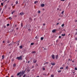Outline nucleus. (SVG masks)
Returning <instances> with one entry per match:
<instances>
[{
  "mask_svg": "<svg viewBox=\"0 0 77 77\" xmlns=\"http://www.w3.org/2000/svg\"><path fill=\"white\" fill-rule=\"evenodd\" d=\"M70 60V59H69V60Z\"/></svg>",
  "mask_w": 77,
  "mask_h": 77,
  "instance_id": "58",
  "label": "nucleus"
},
{
  "mask_svg": "<svg viewBox=\"0 0 77 77\" xmlns=\"http://www.w3.org/2000/svg\"><path fill=\"white\" fill-rule=\"evenodd\" d=\"M72 62L74 63V61H72Z\"/></svg>",
  "mask_w": 77,
  "mask_h": 77,
  "instance_id": "51",
  "label": "nucleus"
},
{
  "mask_svg": "<svg viewBox=\"0 0 77 77\" xmlns=\"http://www.w3.org/2000/svg\"><path fill=\"white\" fill-rule=\"evenodd\" d=\"M60 69H63V67H61L60 68Z\"/></svg>",
  "mask_w": 77,
  "mask_h": 77,
  "instance_id": "22",
  "label": "nucleus"
},
{
  "mask_svg": "<svg viewBox=\"0 0 77 77\" xmlns=\"http://www.w3.org/2000/svg\"><path fill=\"white\" fill-rule=\"evenodd\" d=\"M33 62L34 63H36V60H34L33 61Z\"/></svg>",
  "mask_w": 77,
  "mask_h": 77,
  "instance_id": "18",
  "label": "nucleus"
},
{
  "mask_svg": "<svg viewBox=\"0 0 77 77\" xmlns=\"http://www.w3.org/2000/svg\"><path fill=\"white\" fill-rule=\"evenodd\" d=\"M24 73H25V72H24V71H22L21 72V74L22 75H23V74H24Z\"/></svg>",
  "mask_w": 77,
  "mask_h": 77,
  "instance_id": "6",
  "label": "nucleus"
},
{
  "mask_svg": "<svg viewBox=\"0 0 77 77\" xmlns=\"http://www.w3.org/2000/svg\"><path fill=\"white\" fill-rule=\"evenodd\" d=\"M46 63H47L46 62L45 63H44V65H45Z\"/></svg>",
  "mask_w": 77,
  "mask_h": 77,
  "instance_id": "43",
  "label": "nucleus"
},
{
  "mask_svg": "<svg viewBox=\"0 0 77 77\" xmlns=\"http://www.w3.org/2000/svg\"><path fill=\"white\" fill-rule=\"evenodd\" d=\"M41 39L42 41H43V40L44 39V38L43 37H41Z\"/></svg>",
  "mask_w": 77,
  "mask_h": 77,
  "instance_id": "12",
  "label": "nucleus"
},
{
  "mask_svg": "<svg viewBox=\"0 0 77 77\" xmlns=\"http://www.w3.org/2000/svg\"><path fill=\"white\" fill-rule=\"evenodd\" d=\"M4 28H6V26H4Z\"/></svg>",
  "mask_w": 77,
  "mask_h": 77,
  "instance_id": "39",
  "label": "nucleus"
},
{
  "mask_svg": "<svg viewBox=\"0 0 77 77\" xmlns=\"http://www.w3.org/2000/svg\"><path fill=\"white\" fill-rule=\"evenodd\" d=\"M31 45H34V43H31Z\"/></svg>",
  "mask_w": 77,
  "mask_h": 77,
  "instance_id": "21",
  "label": "nucleus"
},
{
  "mask_svg": "<svg viewBox=\"0 0 77 77\" xmlns=\"http://www.w3.org/2000/svg\"><path fill=\"white\" fill-rule=\"evenodd\" d=\"M5 7H6V5L5 6Z\"/></svg>",
  "mask_w": 77,
  "mask_h": 77,
  "instance_id": "60",
  "label": "nucleus"
},
{
  "mask_svg": "<svg viewBox=\"0 0 77 77\" xmlns=\"http://www.w3.org/2000/svg\"><path fill=\"white\" fill-rule=\"evenodd\" d=\"M55 58L56 59H57L58 58V55H57L56 56Z\"/></svg>",
  "mask_w": 77,
  "mask_h": 77,
  "instance_id": "8",
  "label": "nucleus"
},
{
  "mask_svg": "<svg viewBox=\"0 0 77 77\" xmlns=\"http://www.w3.org/2000/svg\"><path fill=\"white\" fill-rule=\"evenodd\" d=\"M27 71H28V72H29L30 71V70H27Z\"/></svg>",
  "mask_w": 77,
  "mask_h": 77,
  "instance_id": "42",
  "label": "nucleus"
},
{
  "mask_svg": "<svg viewBox=\"0 0 77 77\" xmlns=\"http://www.w3.org/2000/svg\"><path fill=\"white\" fill-rule=\"evenodd\" d=\"M75 39H76V40H77V38H75Z\"/></svg>",
  "mask_w": 77,
  "mask_h": 77,
  "instance_id": "46",
  "label": "nucleus"
},
{
  "mask_svg": "<svg viewBox=\"0 0 77 77\" xmlns=\"http://www.w3.org/2000/svg\"><path fill=\"white\" fill-rule=\"evenodd\" d=\"M59 16H60V17H62V16H60V15Z\"/></svg>",
  "mask_w": 77,
  "mask_h": 77,
  "instance_id": "50",
  "label": "nucleus"
},
{
  "mask_svg": "<svg viewBox=\"0 0 77 77\" xmlns=\"http://www.w3.org/2000/svg\"><path fill=\"white\" fill-rule=\"evenodd\" d=\"M2 1H3V0H2Z\"/></svg>",
  "mask_w": 77,
  "mask_h": 77,
  "instance_id": "64",
  "label": "nucleus"
},
{
  "mask_svg": "<svg viewBox=\"0 0 77 77\" xmlns=\"http://www.w3.org/2000/svg\"><path fill=\"white\" fill-rule=\"evenodd\" d=\"M57 10H59V8H57Z\"/></svg>",
  "mask_w": 77,
  "mask_h": 77,
  "instance_id": "55",
  "label": "nucleus"
},
{
  "mask_svg": "<svg viewBox=\"0 0 77 77\" xmlns=\"http://www.w3.org/2000/svg\"><path fill=\"white\" fill-rule=\"evenodd\" d=\"M8 77V76H6V77Z\"/></svg>",
  "mask_w": 77,
  "mask_h": 77,
  "instance_id": "61",
  "label": "nucleus"
},
{
  "mask_svg": "<svg viewBox=\"0 0 77 77\" xmlns=\"http://www.w3.org/2000/svg\"><path fill=\"white\" fill-rule=\"evenodd\" d=\"M20 15L21 16L23 15H24V13L21 12L20 13Z\"/></svg>",
  "mask_w": 77,
  "mask_h": 77,
  "instance_id": "2",
  "label": "nucleus"
},
{
  "mask_svg": "<svg viewBox=\"0 0 77 77\" xmlns=\"http://www.w3.org/2000/svg\"><path fill=\"white\" fill-rule=\"evenodd\" d=\"M1 5L2 6H3V3H1Z\"/></svg>",
  "mask_w": 77,
  "mask_h": 77,
  "instance_id": "29",
  "label": "nucleus"
},
{
  "mask_svg": "<svg viewBox=\"0 0 77 77\" xmlns=\"http://www.w3.org/2000/svg\"><path fill=\"white\" fill-rule=\"evenodd\" d=\"M60 11H61V9H60Z\"/></svg>",
  "mask_w": 77,
  "mask_h": 77,
  "instance_id": "56",
  "label": "nucleus"
},
{
  "mask_svg": "<svg viewBox=\"0 0 77 77\" xmlns=\"http://www.w3.org/2000/svg\"><path fill=\"white\" fill-rule=\"evenodd\" d=\"M68 68V66H66V69H67Z\"/></svg>",
  "mask_w": 77,
  "mask_h": 77,
  "instance_id": "33",
  "label": "nucleus"
},
{
  "mask_svg": "<svg viewBox=\"0 0 77 77\" xmlns=\"http://www.w3.org/2000/svg\"><path fill=\"white\" fill-rule=\"evenodd\" d=\"M75 72H73V73H75Z\"/></svg>",
  "mask_w": 77,
  "mask_h": 77,
  "instance_id": "59",
  "label": "nucleus"
},
{
  "mask_svg": "<svg viewBox=\"0 0 77 77\" xmlns=\"http://www.w3.org/2000/svg\"><path fill=\"white\" fill-rule=\"evenodd\" d=\"M36 3H38V1H35V2H34V3H35V4H36Z\"/></svg>",
  "mask_w": 77,
  "mask_h": 77,
  "instance_id": "23",
  "label": "nucleus"
},
{
  "mask_svg": "<svg viewBox=\"0 0 77 77\" xmlns=\"http://www.w3.org/2000/svg\"><path fill=\"white\" fill-rule=\"evenodd\" d=\"M18 28H16V29H17V30H18Z\"/></svg>",
  "mask_w": 77,
  "mask_h": 77,
  "instance_id": "48",
  "label": "nucleus"
},
{
  "mask_svg": "<svg viewBox=\"0 0 77 77\" xmlns=\"http://www.w3.org/2000/svg\"><path fill=\"white\" fill-rule=\"evenodd\" d=\"M59 38H61V36H59Z\"/></svg>",
  "mask_w": 77,
  "mask_h": 77,
  "instance_id": "40",
  "label": "nucleus"
},
{
  "mask_svg": "<svg viewBox=\"0 0 77 77\" xmlns=\"http://www.w3.org/2000/svg\"><path fill=\"white\" fill-rule=\"evenodd\" d=\"M21 72H19L17 74V75L18 76V75L20 74H21Z\"/></svg>",
  "mask_w": 77,
  "mask_h": 77,
  "instance_id": "7",
  "label": "nucleus"
},
{
  "mask_svg": "<svg viewBox=\"0 0 77 77\" xmlns=\"http://www.w3.org/2000/svg\"><path fill=\"white\" fill-rule=\"evenodd\" d=\"M16 59H18V60H22V56H21L20 57H17L16 58Z\"/></svg>",
  "mask_w": 77,
  "mask_h": 77,
  "instance_id": "1",
  "label": "nucleus"
},
{
  "mask_svg": "<svg viewBox=\"0 0 77 77\" xmlns=\"http://www.w3.org/2000/svg\"><path fill=\"white\" fill-rule=\"evenodd\" d=\"M32 53H36L35 51H34L32 52Z\"/></svg>",
  "mask_w": 77,
  "mask_h": 77,
  "instance_id": "26",
  "label": "nucleus"
},
{
  "mask_svg": "<svg viewBox=\"0 0 77 77\" xmlns=\"http://www.w3.org/2000/svg\"><path fill=\"white\" fill-rule=\"evenodd\" d=\"M35 39H38V36H36L35 37Z\"/></svg>",
  "mask_w": 77,
  "mask_h": 77,
  "instance_id": "16",
  "label": "nucleus"
},
{
  "mask_svg": "<svg viewBox=\"0 0 77 77\" xmlns=\"http://www.w3.org/2000/svg\"><path fill=\"white\" fill-rule=\"evenodd\" d=\"M75 70H77V67H75Z\"/></svg>",
  "mask_w": 77,
  "mask_h": 77,
  "instance_id": "28",
  "label": "nucleus"
},
{
  "mask_svg": "<svg viewBox=\"0 0 77 77\" xmlns=\"http://www.w3.org/2000/svg\"><path fill=\"white\" fill-rule=\"evenodd\" d=\"M57 30L55 29H54L52 31V33H54L56 32Z\"/></svg>",
  "mask_w": 77,
  "mask_h": 77,
  "instance_id": "3",
  "label": "nucleus"
},
{
  "mask_svg": "<svg viewBox=\"0 0 77 77\" xmlns=\"http://www.w3.org/2000/svg\"><path fill=\"white\" fill-rule=\"evenodd\" d=\"M23 77H26V74H25L23 76Z\"/></svg>",
  "mask_w": 77,
  "mask_h": 77,
  "instance_id": "31",
  "label": "nucleus"
},
{
  "mask_svg": "<svg viewBox=\"0 0 77 77\" xmlns=\"http://www.w3.org/2000/svg\"><path fill=\"white\" fill-rule=\"evenodd\" d=\"M1 8H0V11H1Z\"/></svg>",
  "mask_w": 77,
  "mask_h": 77,
  "instance_id": "57",
  "label": "nucleus"
},
{
  "mask_svg": "<svg viewBox=\"0 0 77 77\" xmlns=\"http://www.w3.org/2000/svg\"><path fill=\"white\" fill-rule=\"evenodd\" d=\"M9 19H10L11 20H12V18H11V17H10L9 18Z\"/></svg>",
  "mask_w": 77,
  "mask_h": 77,
  "instance_id": "30",
  "label": "nucleus"
},
{
  "mask_svg": "<svg viewBox=\"0 0 77 77\" xmlns=\"http://www.w3.org/2000/svg\"><path fill=\"white\" fill-rule=\"evenodd\" d=\"M52 57L53 59H54V58L55 57L54 56V55H52Z\"/></svg>",
  "mask_w": 77,
  "mask_h": 77,
  "instance_id": "4",
  "label": "nucleus"
},
{
  "mask_svg": "<svg viewBox=\"0 0 77 77\" xmlns=\"http://www.w3.org/2000/svg\"><path fill=\"white\" fill-rule=\"evenodd\" d=\"M2 59H4V58H5V56H4V55H2Z\"/></svg>",
  "mask_w": 77,
  "mask_h": 77,
  "instance_id": "9",
  "label": "nucleus"
},
{
  "mask_svg": "<svg viewBox=\"0 0 77 77\" xmlns=\"http://www.w3.org/2000/svg\"><path fill=\"white\" fill-rule=\"evenodd\" d=\"M51 77H54V75H51Z\"/></svg>",
  "mask_w": 77,
  "mask_h": 77,
  "instance_id": "27",
  "label": "nucleus"
},
{
  "mask_svg": "<svg viewBox=\"0 0 77 77\" xmlns=\"http://www.w3.org/2000/svg\"><path fill=\"white\" fill-rule=\"evenodd\" d=\"M59 41V40L58 39L56 41V42L57 43V42H58Z\"/></svg>",
  "mask_w": 77,
  "mask_h": 77,
  "instance_id": "25",
  "label": "nucleus"
},
{
  "mask_svg": "<svg viewBox=\"0 0 77 77\" xmlns=\"http://www.w3.org/2000/svg\"><path fill=\"white\" fill-rule=\"evenodd\" d=\"M65 34H62L61 35V36H65Z\"/></svg>",
  "mask_w": 77,
  "mask_h": 77,
  "instance_id": "13",
  "label": "nucleus"
},
{
  "mask_svg": "<svg viewBox=\"0 0 77 77\" xmlns=\"http://www.w3.org/2000/svg\"><path fill=\"white\" fill-rule=\"evenodd\" d=\"M11 44H12V43H11Z\"/></svg>",
  "mask_w": 77,
  "mask_h": 77,
  "instance_id": "63",
  "label": "nucleus"
},
{
  "mask_svg": "<svg viewBox=\"0 0 77 77\" xmlns=\"http://www.w3.org/2000/svg\"><path fill=\"white\" fill-rule=\"evenodd\" d=\"M28 30L29 31H30V29H29Z\"/></svg>",
  "mask_w": 77,
  "mask_h": 77,
  "instance_id": "44",
  "label": "nucleus"
},
{
  "mask_svg": "<svg viewBox=\"0 0 77 77\" xmlns=\"http://www.w3.org/2000/svg\"><path fill=\"white\" fill-rule=\"evenodd\" d=\"M58 24H59V23H57V25H58Z\"/></svg>",
  "mask_w": 77,
  "mask_h": 77,
  "instance_id": "52",
  "label": "nucleus"
},
{
  "mask_svg": "<svg viewBox=\"0 0 77 77\" xmlns=\"http://www.w3.org/2000/svg\"><path fill=\"white\" fill-rule=\"evenodd\" d=\"M64 26V24H63L62 25H61L62 27H63Z\"/></svg>",
  "mask_w": 77,
  "mask_h": 77,
  "instance_id": "24",
  "label": "nucleus"
},
{
  "mask_svg": "<svg viewBox=\"0 0 77 77\" xmlns=\"http://www.w3.org/2000/svg\"><path fill=\"white\" fill-rule=\"evenodd\" d=\"M21 77V75H20L19 76V77Z\"/></svg>",
  "mask_w": 77,
  "mask_h": 77,
  "instance_id": "37",
  "label": "nucleus"
},
{
  "mask_svg": "<svg viewBox=\"0 0 77 77\" xmlns=\"http://www.w3.org/2000/svg\"><path fill=\"white\" fill-rule=\"evenodd\" d=\"M60 1H63V2H64V1H65V0H60Z\"/></svg>",
  "mask_w": 77,
  "mask_h": 77,
  "instance_id": "38",
  "label": "nucleus"
},
{
  "mask_svg": "<svg viewBox=\"0 0 77 77\" xmlns=\"http://www.w3.org/2000/svg\"><path fill=\"white\" fill-rule=\"evenodd\" d=\"M18 45H19V44H18Z\"/></svg>",
  "mask_w": 77,
  "mask_h": 77,
  "instance_id": "62",
  "label": "nucleus"
},
{
  "mask_svg": "<svg viewBox=\"0 0 77 77\" xmlns=\"http://www.w3.org/2000/svg\"><path fill=\"white\" fill-rule=\"evenodd\" d=\"M15 3H16V4L17 5V4H18V1H16V2H15Z\"/></svg>",
  "mask_w": 77,
  "mask_h": 77,
  "instance_id": "19",
  "label": "nucleus"
},
{
  "mask_svg": "<svg viewBox=\"0 0 77 77\" xmlns=\"http://www.w3.org/2000/svg\"><path fill=\"white\" fill-rule=\"evenodd\" d=\"M38 14H40V13H41V11H38Z\"/></svg>",
  "mask_w": 77,
  "mask_h": 77,
  "instance_id": "32",
  "label": "nucleus"
},
{
  "mask_svg": "<svg viewBox=\"0 0 77 77\" xmlns=\"http://www.w3.org/2000/svg\"><path fill=\"white\" fill-rule=\"evenodd\" d=\"M14 12H15V11H13L11 13L12 14H14Z\"/></svg>",
  "mask_w": 77,
  "mask_h": 77,
  "instance_id": "11",
  "label": "nucleus"
},
{
  "mask_svg": "<svg viewBox=\"0 0 77 77\" xmlns=\"http://www.w3.org/2000/svg\"><path fill=\"white\" fill-rule=\"evenodd\" d=\"M51 65H55V64H54L53 63H51Z\"/></svg>",
  "mask_w": 77,
  "mask_h": 77,
  "instance_id": "14",
  "label": "nucleus"
},
{
  "mask_svg": "<svg viewBox=\"0 0 77 77\" xmlns=\"http://www.w3.org/2000/svg\"><path fill=\"white\" fill-rule=\"evenodd\" d=\"M5 42L4 41H3V43H5Z\"/></svg>",
  "mask_w": 77,
  "mask_h": 77,
  "instance_id": "49",
  "label": "nucleus"
},
{
  "mask_svg": "<svg viewBox=\"0 0 77 77\" xmlns=\"http://www.w3.org/2000/svg\"><path fill=\"white\" fill-rule=\"evenodd\" d=\"M21 27H23V23H21Z\"/></svg>",
  "mask_w": 77,
  "mask_h": 77,
  "instance_id": "17",
  "label": "nucleus"
},
{
  "mask_svg": "<svg viewBox=\"0 0 77 77\" xmlns=\"http://www.w3.org/2000/svg\"><path fill=\"white\" fill-rule=\"evenodd\" d=\"M20 49H22V48H23V46H22V45L20 46Z\"/></svg>",
  "mask_w": 77,
  "mask_h": 77,
  "instance_id": "10",
  "label": "nucleus"
},
{
  "mask_svg": "<svg viewBox=\"0 0 77 77\" xmlns=\"http://www.w3.org/2000/svg\"><path fill=\"white\" fill-rule=\"evenodd\" d=\"M15 27H17V25H15Z\"/></svg>",
  "mask_w": 77,
  "mask_h": 77,
  "instance_id": "54",
  "label": "nucleus"
},
{
  "mask_svg": "<svg viewBox=\"0 0 77 77\" xmlns=\"http://www.w3.org/2000/svg\"><path fill=\"white\" fill-rule=\"evenodd\" d=\"M30 62V61H29L28 62V63H29Z\"/></svg>",
  "mask_w": 77,
  "mask_h": 77,
  "instance_id": "47",
  "label": "nucleus"
},
{
  "mask_svg": "<svg viewBox=\"0 0 77 77\" xmlns=\"http://www.w3.org/2000/svg\"><path fill=\"white\" fill-rule=\"evenodd\" d=\"M45 6V4H42L41 5V7H44Z\"/></svg>",
  "mask_w": 77,
  "mask_h": 77,
  "instance_id": "5",
  "label": "nucleus"
},
{
  "mask_svg": "<svg viewBox=\"0 0 77 77\" xmlns=\"http://www.w3.org/2000/svg\"><path fill=\"white\" fill-rule=\"evenodd\" d=\"M43 70H45V68H43Z\"/></svg>",
  "mask_w": 77,
  "mask_h": 77,
  "instance_id": "41",
  "label": "nucleus"
},
{
  "mask_svg": "<svg viewBox=\"0 0 77 77\" xmlns=\"http://www.w3.org/2000/svg\"><path fill=\"white\" fill-rule=\"evenodd\" d=\"M16 66V64H14L13 65V67H15V66Z\"/></svg>",
  "mask_w": 77,
  "mask_h": 77,
  "instance_id": "15",
  "label": "nucleus"
},
{
  "mask_svg": "<svg viewBox=\"0 0 77 77\" xmlns=\"http://www.w3.org/2000/svg\"><path fill=\"white\" fill-rule=\"evenodd\" d=\"M61 72V70H59L58 71V72Z\"/></svg>",
  "mask_w": 77,
  "mask_h": 77,
  "instance_id": "35",
  "label": "nucleus"
},
{
  "mask_svg": "<svg viewBox=\"0 0 77 77\" xmlns=\"http://www.w3.org/2000/svg\"><path fill=\"white\" fill-rule=\"evenodd\" d=\"M64 13V11H63L61 12V14H63Z\"/></svg>",
  "mask_w": 77,
  "mask_h": 77,
  "instance_id": "20",
  "label": "nucleus"
},
{
  "mask_svg": "<svg viewBox=\"0 0 77 77\" xmlns=\"http://www.w3.org/2000/svg\"><path fill=\"white\" fill-rule=\"evenodd\" d=\"M9 25H9V24H7V26H9Z\"/></svg>",
  "mask_w": 77,
  "mask_h": 77,
  "instance_id": "34",
  "label": "nucleus"
},
{
  "mask_svg": "<svg viewBox=\"0 0 77 77\" xmlns=\"http://www.w3.org/2000/svg\"><path fill=\"white\" fill-rule=\"evenodd\" d=\"M10 42L9 41H8V42H7V43H8V44H9V43H10Z\"/></svg>",
  "mask_w": 77,
  "mask_h": 77,
  "instance_id": "36",
  "label": "nucleus"
},
{
  "mask_svg": "<svg viewBox=\"0 0 77 77\" xmlns=\"http://www.w3.org/2000/svg\"><path fill=\"white\" fill-rule=\"evenodd\" d=\"M11 77H14V76L13 75H12V76H11Z\"/></svg>",
  "mask_w": 77,
  "mask_h": 77,
  "instance_id": "53",
  "label": "nucleus"
},
{
  "mask_svg": "<svg viewBox=\"0 0 77 77\" xmlns=\"http://www.w3.org/2000/svg\"><path fill=\"white\" fill-rule=\"evenodd\" d=\"M43 26H45V24H43Z\"/></svg>",
  "mask_w": 77,
  "mask_h": 77,
  "instance_id": "45",
  "label": "nucleus"
}]
</instances>
